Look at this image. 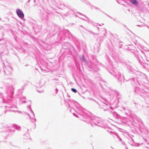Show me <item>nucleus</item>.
<instances>
[{
    "instance_id": "f257e3e1",
    "label": "nucleus",
    "mask_w": 149,
    "mask_h": 149,
    "mask_svg": "<svg viewBox=\"0 0 149 149\" xmlns=\"http://www.w3.org/2000/svg\"><path fill=\"white\" fill-rule=\"evenodd\" d=\"M17 13L19 17L23 18L24 17V15L22 12L20 10L18 9L17 10Z\"/></svg>"
},
{
    "instance_id": "f03ea898",
    "label": "nucleus",
    "mask_w": 149,
    "mask_h": 149,
    "mask_svg": "<svg viewBox=\"0 0 149 149\" xmlns=\"http://www.w3.org/2000/svg\"><path fill=\"white\" fill-rule=\"evenodd\" d=\"M131 2L135 6L138 4V1L136 0H130Z\"/></svg>"
},
{
    "instance_id": "7ed1b4c3",
    "label": "nucleus",
    "mask_w": 149,
    "mask_h": 149,
    "mask_svg": "<svg viewBox=\"0 0 149 149\" xmlns=\"http://www.w3.org/2000/svg\"><path fill=\"white\" fill-rule=\"evenodd\" d=\"M71 90L73 92H74L75 93H76L77 92V90L75 89L74 88H72L71 89Z\"/></svg>"
}]
</instances>
